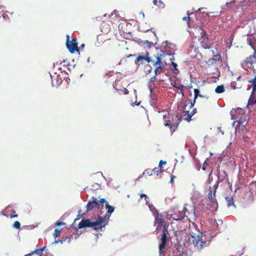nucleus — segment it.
Here are the masks:
<instances>
[{
	"label": "nucleus",
	"mask_w": 256,
	"mask_h": 256,
	"mask_svg": "<svg viewBox=\"0 0 256 256\" xmlns=\"http://www.w3.org/2000/svg\"><path fill=\"white\" fill-rule=\"evenodd\" d=\"M72 238V235H70V236H66V237H62L60 240L58 239L57 240H56L55 242L58 243V242H60L62 244H63L67 242L68 243H70V239Z\"/></svg>",
	"instance_id": "f3484780"
},
{
	"label": "nucleus",
	"mask_w": 256,
	"mask_h": 256,
	"mask_svg": "<svg viewBox=\"0 0 256 256\" xmlns=\"http://www.w3.org/2000/svg\"><path fill=\"white\" fill-rule=\"evenodd\" d=\"M164 226H166L164 220L162 219H159L158 220L157 228L159 229L161 228H163Z\"/></svg>",
	"instance_id": "4be33fe9"
},
{
	"label": "nucleus",
	"mask_w": 256,
	"mask_h": 256,
	"mask_svg": "<svg viewBox=\"0 0 256 256\" xmlns=\"http://www.w3.org/2000/svg\"><path fill=\"white\" fill-rule=\"evenodd\" d=\"M216 197V192H212V190H210L208 194V198L210 200L211 204H214L216 203L218 204Z\"/></svg>",
	"instance_id": "2eb2a0df"
},
{
	"label": "nucleus",
	"mask_w": 256,
	"mask_h": 256,
	"mask_svg": "<svg viewBox=\"0 0 256 256\" xmlns=\"http://www.w3.org/2000/svg\"><path fill=\"white\" fill-rule=\"evenodd\" d=\"M188 238L186 239V242L190 246H193L196 250L200 251L210 244L209 242L204 240L196 224L192 222L189 224Z\"/></svg>",
	"instance_id": "f257e3e1"
},
{
	"label": "nucleus",
	"mask_w": 256,
	"mask_h": 256,
	"mask_svg": "<svg viewBox=\"0 0 256 256\" xmlns=\"http://www.w3.org/2000/svg\"><path fill=\"white\" fill-rule=\"evenodd\" d=\"M148 55L147 52L146 56H138L135 60L134 63L136 66H140L144 64V62L148 63L151 62L155 68L154 75L150 78V82H154L156 80V77L158 75L165 72V68L162 62V54L154 56V58L148 56Z\"/></svg>",
	"instance_id": "f03ea898"
},
{
	"label": "nucleus",
	"mask_w": 256,
	"mask_h": 256,
	"mask_svg": "<svg viewBox=\"0 0 256 256\" xmlns=\"http://www.w3.org/2000/svg\"><path fill=\"white\" fill-rule=\"evenodd\" d=\"M153 2L156 6L161 8H164L165 6L164 4L161 0H160L158 1L157 0H153Z\"/></svg>",
	"instance_id": "412c9836"
},
{
	"label": "nucleus",
	"mask_w": 256,
	"mask_h": 256,
	"mask_svg": "<svg viewBox=\"0 0 256 256\" xmlns=\"http://www.w3.org/2000/svg\"><path fill=\"white\" fill-rule=\"evenodd\" d=\"M225 91V88L223 84L218 86L215 89V92L218 94L223 93Z\"/></svg>",
	"instance_id": "6ab92c4d"
},
{
	"label": "nucleus",
	"mask_w": 256,
	"mask_h": 256,
	"mask_svg": "<svg viewBox=\"0 0 256 256\" xmlns=\"http://www.w3.org/2000/svg\"><path fill=\"white\" fill-rule=\"evenodd\" d=\"M256 104V92H254V89L253 90L251 95L248 100V105H254Z\"/></svg>",
	"instance_id": "4468645a"
},
{
	"label": "nucleus",
	"mask_w": 256,
	"mask_h": 256,
	"mask_svg": "<svg viewBox=\"0 0 256 256\" xmlns=\"http://www.w3.org/2000/svg\"><path fill=\"white\" fill-rule=\"evenodd\" d=\"M176 178V176H174V175H172V176H171V178H170V183H172V182H174V178Z\"/></svg>",
	"instance_id": "37998d69"
},
{
	"label": "nucleus",
	"mask_w": 256,
	"mask_h": 256,
	"mask_svg": "<svg viewBox=\"0 0 256 256\" xmlns=\"http://www.w3.org/2000/svg\"><path fill=\"white\" fill-rule=\"evenodd\" d=\"M181 120L178 118V116H175V118H172V120H170L168 118L164 122V124L166 126H168L172 134L176 131L178 128Z\"/></svg>",
	"instance_id": "20e7f679"
},
{
	"label": "nucleus",
	"mask_w": 256,
	"mask_h": 256,
	"mask_svg": "<svg viewBox=\"0 0 256 256\" xmlns=\"http://www.w3.org/2000/svg\"><path fill=\"white\" fill-rule=\"evenodd\" d=\"M217 176L218 178V181L222 182L228 176L227 174L224 170H218V172Z\"/></svg>",
	"instance_id": "ddd939ff"
},
{
	"label": "nucleus",
	"mask_w": 256,
	"mask_h": 256,
	"mask_svg": "<svg viewBox=\"0 0 256 256\" xmlns=\"http://www.w3.org/2000/svg\"><path fill=\"white\" fill-rule=\"evenodd\" d=\"M163 115H162V118L164 121V122L165 120H166L168 118L169 114L166 110H164L162 112Z\"/></svg>",
	"instance_id": "a878e982"
},
{
	"label": "nucleus",
	"mask_w": 256,
	"mask_h": 256,
	"mask_svg": "<svg viewBox=\"0 0 256 256\" xmlns=\"http://www.w3.org/2000/svg\"><path fill=\"white\" fill-rule=\"evenodd\" d=\"M46 248V246H44L36 250L32 254H38L40 256H46V255L43 253V250Z\"/></svg>",
	"instance_id": "a211bd4d"
},
{
	"label": "nucleus",
	"mask_w": 256,
	"mask_h": 256,
	"mask_svg": "<svg viewBox=\"0 0 256 256\" xmlns=\"http://www.w3.org/2000/svg\"><path fill=\"white\" fill-rule=\"evenodd\" d=\"M162 234L161 238V242L159 245V252L160 253H162V249L165 247L166 243L167 234H168V228L166 226H164L163 229H162Z\"/></svg>",
	"instance_id": "423d86ee"
},
{
	"label": "nucleus",
	"mask_w": 256,
	"mask_h": 256,
	"mask_svg": "<svg viewBox=\"0 0 256 256\" xmlns=\"http://www.w3.org/2000/svg\"><path fill=\"white\" fill-rule=\"evenodd\" d=\"M107 212L104 217L98 216L96 220H92V218L82 220L78 224V228H91L96 230H98L105 226L108 222L106 220L110 218L111 214L114 211V208L108 204L106 206Z\"/></svg>",
	"instance_id": "7ed1b4c3"
},
{
	"label": "nucleus",
	"mask_w": 256,
	"mask_h": 256,
	"mask_svg": "<svg viewBox=\"0 0 256 256\" xmlns=\"http://www.w3.org/2000/svg\"><path fill=\"white\" fill-rule=\"evenodd\" d=\"M248 44L254 50V52H255L256 50V49L255 47L254 46V45L252 44V42H251L250 40H248Z\"/></svg>",
	"instance_id": "c9c22d12"
},
{
	"label": "nucleus",
	"mask_w": 256,
	"mask_h": 256,
	"mask_svg": "<svg viewBox=\"0 0 256 256\" xmlns=\"http://www.w3.org/2000/svg\"><path fill=\"white\" fill-rule=\"evenodd\" d=\"M122 84L120 80H116L115 83L114 84V88L118 91H121L124 92V94H128V90L124 88H120V85Z\"/></svg>",
	"instance_id": "f8f14e48"
},
{
	"label": "nucleus",
	"mask_w": 256,
	"mask_h": 256,
	"mask_svg": "<svg viewBox=\"0 0 256 256\" xmlns=\"http://www.w3.org/2000/svg\"><path fill=\"white\" fill-rule=\"evenodd\" d=\"M209 98V96H206V98L208 99Z\"/></svg>",
	"instance_id": "4d7b16f0"
},
{
	"label": "nucleus",
	"mask_w": 256,
	"mask_h": 256,
	"mask_svg": "<svg viewBox=\"0 0 256 256\" xmlns=\"http://www.w3.org/2000/svg\"><path fill=\"white\" fill-rule=\"evenodd\" d=\"M20 223L18 221H16L13 224V227L19 229L20 228Z\"/></svg>",
	"instance_id": "cd10ccee"
},
{
	"label": "nucleus",
	"mask_w": 256,
	"mask_h": 256,
	"mask_svg": "<svg viewBox=\"0 0 256 256\" xmlns=\"http://www.w3.org/2000/svg\"><path fill=\"white\" fill-rule=\"evenodd\" d=\"M192 116L190 113L189 111H186L183 116L184 119L188 122H190L192 120Z\"/></svg>",
	"instance_id": "aec40b11"
},
{
	"label": "nucleus",
	"mask_w": 256,
	"mask_h": 256,
	"mask_svg": "<svg viewBox=\"0 0 256 256\" xmlns=\"http://www.w3.org/2000/svg\"><path fill=\"white\" fill-rule=\"evenodd\" d=\"M238 122L240 124H241L242 126H244L245 125V124H246L247 123V122H246V120H244V122H242V120H239Z\"/></svg>",
	"instance_id": "a19ab883"
},
{
	"label": "nucleus",
	"mask_w": 256,
	"mask_h": 256,
	"mask_svg": "<svg viewBox=\"0 0 256 256\" xmlns=\"http://www.w3.org/2000/svg\"><path fill=\"white\" fill-rule=\"evenodd\" d=\"M194 46H191L192 48H194Z\"/></svg>",
	"instance_id": "13d9d810"
},
{
	"label": "nucleus",
	"mask_w": 256,
	"mask_h": 256,
	"mask_svg": "<svg viewBox=\"0 0 256 256\" xmlns=\"http://www.w3.org/2000/svg\"><path fill=\"white\" fill-rule=\"evenodd\" d=\"M233 2L230 1V2H226L225 4V6L228 7V5L230 4H232Z\"/></svg>",
	"instance_id": "a18cd8bd"
},
{
	"label": "nucleus",
	"mask_w": 256,
	"mask_h": 256,
	"mask_svg": "<svg viewBox=\"0 0 256 256\" xmlns=\"http://www.w3.org/2000/svg\"><path fill=\"white\" fill-rule=\"evenodd\" d=\"M70 36H67V41L66 45L69 52L74 54L75 52H78L79 48L78 46V43L76 38H73L71 41L69 40Z\"/></svg>",
	"instance_id": "39448f33"
},
{
	"label": "nucleus",
	"mask_w": 256,
	"mask_h": 256,
	"mask_svg": "<svg viewBox=\"0 0 256 256\" xmlns=\"http://www.w3.org/2000/svg\"><path fill=\"white\" fill-rule=\"evenodd\" d=\"M225 200L226 201L227 206L228 208L232 206H234V207H235L234 198L232 196H227L225 198Z\"/></svg>",
	"instance_id": "dca6fc26"
},
{
	"label": "nucleus",
	"mask_w": 256,
	"mask_h": 256,
	"mask_svg": "<svg viewBox=\"0 0 256 256\" xmlns=\"http://www.w3.org/2000/svg\"><path fill=\"white\" fill-rule=\"evenodd\" d=\"M133 56V55L130 54L128 57H130V56Z\"/></svg>",
	"instance_id": "6e6d98bb"
},
{
	"label": "nucleus",
	"mask_w": 256,
	"mask_h": 256,
	"mask_svg": "<svg viewBox=\"0 0 256 256\" xmlns=\"http://www.w3.org/2000/svg\"><path fill=\"white\" fill-rule=\"evenodd\" d=\"M254 92H256V91H254Z\"/></svg>",
	"instance_id": "bf43d9fd"
},
{
	"label": "nucleus",
	"mask_w": 256,
	"mask_h": 256,
	"mask_svg": "<svg viewBox=\"0 0 256 256\" xmlns=\"http://www.w3.org/2000/svg\"><path fill=\"white\" fill-rule=\"evenodd\" d=\"M202 170H206V167L204 166H202Z\"/></svg>",
	"instance_id": "864d4df0"
},
{
	"label": "nucleus",
	"mask_w": 256,
	"mask_h": 256,
	"mask_svg": "<svg viewBox=\"0 0 256 256\" xmlns=\"http://www.w3.org/2000/svg\"><path fill=\"white\" fill-rule=\"evenodd\" d=\"M175 87L176 88H178V90H180L183 94V90H184V86L182 84H181L178 86H175Z\"/></svg>",
	"instance_id": "58836bf2"
},
{
	"label": "nucleus",
	"mask_w": 256,
	"mask_h": 256,
	"mask_svg": "<svg viewBox=\"0 0 256 256\" xmlns=\"http://www.w3.org/2000/svg\"><path fill=\"white\" fill-rule=\"evenodd\" d=\"M60 230L56 228L54 230V236L56 238L60 236Z\"/></svg>",
	"instance_id": "c756f323"
},
{
	"label": "nucleus",
	"mask_w": 256,
	"mask_h": 256,
	"mask_svg": "<svg viewBox=\"0 0 256 256\" xmlns=\"http://www.w3.org/2000/svg\"><path fill=\"white\" fill-rule=\"evenodd\" d=\"M33 254L30 253L27 254H26L24 256H32V255Z\"/></svg>",
	"instance_id": "8fccbe9b"
},
{
	"label": "nucleus",
	"mask_w": 256,
	"mask_h": 256,
	"mask_svg": "<svg viewBox=\"0 0 256 256\" xmlns=\"http://www.w3.org/2000/svg\"><path fill=\"white\" fill-rule=\"evenodd\" d=\"M212 174V170H210V172L208 174L209 176H211Z\"/></svg>",
	"instance_id": "603ef678"
},
{
	"label": "nucleus",
	"mask_w": 256,
	"mask_h": 256,
	"mask_svg": "<svg viewBox=\"0 0 256 256\" xmlns=\"http://www.w3.org/2000/svg\"><path fill=\"white\" fill-rule=\"evenodd\" d=\"M212 53L214 54V52H212ZM222 61L220 54L219 53H218L216 54H214L212 55V58L208 60L207 64L208 66L213 65L216 62H221Z\"/></svg>",
	"instance_id": "9d476101"
},
{
	"label": "nucleus",
	"mask_w": 256,
	"mask_h": 256,
	"mask_svg": "<svg viewBox=\"0 0 256 256\" xmlns=\"http://www.w3.org/2000/svg\"><path fill=\"white\" fill-rule=\"evenodd\" d=\"M99 202H100V204H102V206L104 204H105L106 206H107L108 204V202H106V200L104 198L100 199Z\"/></svg>",
	"instance_id": "2f4dec72"
},
{
	"label": "nucleus",
	"mask_w": 256,
	"mask_h": 256,
	"mask_svg": "<svg viewBox=\"0 0 256 256\" xmlns=\"http://www.w3.org/2000/svg\"><path fill=\"white\" fill-rule=\"evenodd\" d=\"M249 62L252 66L254 71L256 72V50L254 54L250 56ZM252 82L254 86H256V76L255 78L252 80Z\"/></svg>",
	"instance_id": "1a4fd4ad"
},
{
	"label": "nucleus",
	"mask_w": 256,
	"mask_h": 256,
	"mask_svg": "<svg viewBox=\"0 0 256 256\" xmlns=\"http://www.w3.org/2000/svg\"><path fill=\"white\" fill-rule=\"evenodd\" d=\"M219 181H217L216 182V183L214 184V186H213V190H212V192H216V189L218 188V183H219Z\"/></svg>",
	"instance_id": "7c9ffc66"
},
{
	"label": "nucleus",
	"mask_w": 256,
	"mask_h": 256,
	"mask_svg": "<svg viewBox=\"0 0 256 256\" xmlns=\"http://www.w3.org/2000/svg\"><path fill=\"white\" fill-rule=\"evenodd\" d=\"M152 68H150V69H149L148 71H147V73L148 74H150L152 72Z\"/></svg>",
	"instance_id": "de8ad7c7"
},
{
	"label": "nucleus",
	"mask_w": 256,
	"mask_h": 256,
	"mask_svg": "<svg viewBox=\"0 0 256 256\" xmlns=\"http://www.w3.org/2000/svg\"><path fill=\"white\" fill-rule=\"evenodd\" d=\"M147 174H148L149 176H152V172H148Z\"/></svg>",
	"instance_id": "3c124183"
},
{
	"label": "nucleus",
	"mask_w": 256,
	"mask_h": 256,
	"mask_svg": "<svg viewBox=\"0 0 256 256\" xmlns=\"http://www.w3.org/2000/svg\"><path fill=\"white\" fill-rule=\"evenodd\" d=\"M235 112H237L236 110H233L231 111L230 114L232 116H233L235 114Z\"/></svg>",
	"instance_id": "c03bdc74"
},
{
	"label": "nucleus",
	"mask_w": 256,
	"mask_h": 256,
	"mask_svg": "<svg viewBox=\"0 0 256 256\" xmlns=\"http://www.w3.org/2000/svg\"><path fill=\"white\" fill-rule=\"evenodd\" d=\"M140 198H145V200L146 202V204L150 206L148 204V201L147 199H148V196L146 194H140Z\"/></svg>",
	"instance_id": "f704fd0d"
},
{
	"label": "nucleus",
	"mask_w": 256,
	"mask_h": 256,
	"mask_svg": "<svg viewBox=\"0 0 256 256\" xmlns=\"http://www.w3.org/2000/svg\"><path fill=\"white\" fill-rule=\"evenodd\" d=\"M166 164V161H164L163 160H160L159 162V164L158 168H159L162 170V168L164 164Z\"/></svg>",
	"instance_id": "c85d7f7f"
},
{
	"label": "nucleus",
	"mask_w": 256,
	"mask_h": 256,
	"mask_svg": "<svg viewBox=\"0 0 256 256\" xmlns=\"http://www.w3.org/2000/svg\"><path fill=\"white\" fill-rule=\"evenodd\" d=\"M201 34H202V38H203L204 39L206 38V40H208V35H207V34H206V32L202 31L201 32Z\"/></svg>",
	"instance_id": "473e14b6"
},
{
	"label": "nucleus",
	"mask_w": 256,
	"mask_h": 256,
	"mask_svg": "<svg viewBox=\"0 0 256 256\" xmlns=\"http://www.w3.org/2000/svg\"><path fill=\"white\" fill-rule=\"evenodd\" d=\"M237 110H242V109H241V108H237Z\"/></svg>",
	"instance_id": "5fc2aeb1"
},
{
	"label": "nucleus",
	"mask_w": 256,
	"mask_h": 256,
	"mask_svg": "<svg viewBox=\"0 0 256 256\" xmlns=\"http://www.w3.org/2000/svg\"><path fill=\"white\" fill-rule=\"evenodd\" d=\"M196 112V108H194L192 111L190 112L192 116L194 115Z\"/></svg>",
	"instance_id": "79ce46f5"
},
{
	"label": "nucleus",
	"mask_w": 256,
	"mask_h": 256,
	"mask_svg": "<svg viewBox=\"0 0 256 256\" xmlns=\"http://www.w3.org/2000/svg\"><path fill=\"white\" fill-rule=\"evenodd\" d=\"M202 46L204 49H210V44L204 41L202 42Z\"/></svg>",
	"instance_id": "393cba45"
},
{
	"label": "nucleus",
	"mask_w": 256,
	"mask_h": 256,
	"mask_svg": "<svg viewBox=\"0 0 256 256\" xmlns=\"http://www.w3.org/2000/svg\"><path fill=\"white\" fill-rule=\"evenodd\" d=\"M190 214V212L186 210V208H184V211L180 212L178 211V214L175 212L172 214V217L173 220H182L184 217H188Z\"/></svg>",
	"instance_id": "0eeeda50"
},
{
	"label": "nucleus",
	"mask_w": 256,
	"mask_h": 256,
	"mask_svg": "<svg viewBox=\"0 0 256 256\" xmlns=\"http://www.w3.org/2000/svg\"><path fill=\"white\" fill-rule=\"evenodd\" d=\"M198 97L203 98H204V96L200 94V91L199 89L195 88V89H194V100H189V103H190L189 106L190 108H192L194 107V106L196 103V100L197 99V98Z\"/></svg>",
	"instance_id": "9b49d317"
},
{
	"label": "nucleus",
	"mask_w": 256,
	"mask_h": 256,
	"mask_svg": "<svg viewBox=\"0 0 256 256\" xmlns=\"http://www.w3.org/2000/svg\"><path fill=\"white\" fill-rule=\"evenodd\" d=\"M172 66H173L174 68V73H178V70L177 68V66H178V65L174 63V62H172Z\"/></svg>",
	"instance_id": "72a5a7b5"
},
{
	"label": "nucleus",
	"mask_w": 256,
	"mask_h": 256,
	"mask_svg": "<svg viewBox=\"0 0 256 256\" xmlns=\"http://www.w3.org/2000/svg\"><path fill=\"white\" fill-rule=\"evenodd\" d=\"M18 216V215L17 214H14V216H10V218H15V217H17Z\"/></svg>",
	"instance_id": "09e8293b"
},
{
	"label": "nucleus",
	"mask_w": 256,
	"mask_h": 256,
	"mask_svg": "<svg viewBox=\"0 0 256 256\" xmlns=\"http://www.w3.org/2000/svg\"><path fill=\"white\" fill-rule=\"evenodd\" d=\"M140 102H138V103L134 102V104H132V106H134V105H136V106H138V105H140Z\"/></svg>",
	"instance_id": "49530a36"
},
{
	"label": "nucleus",
	"mask_w": 256,
	"mask_h": 256,
	"mask_svg": "<svg viewBox=\"0 0 256 256\" xmlns=\"http://www.w3.org/2000/svg\"><path fill=\"white\" fill-rule=\"evenodd\" d=\"M64 224H65V223L62 222H57L56 223V226H64Z\"/></svg>",
	"instance_id": "ea45409f"
},
{
	"label": "nucleus",
	"mask_w": 256,
	"mask_h": 256,
	"mask_svg": "<svg viewBox=\"0 0 256 256\" xmlns=\"http://www.w3.org/2000/svg\"><path fill=\"white\" fill-rule=\"evenodd\" d=\"M2 18H4V20H8V19H9V18L8 16V14L6 13V12H3L2 14Z\"/></svg>",
	"instance_id": "e433bc0d"
},
{
	"label": "nucleus",
	"mask_w": 256,
	"mask_h": 256,
	"mask_svg": "<svg viewBox=\"0 0 256 256\" xmlns=\"http://www.w3.org/2000/svg\"><path fill=\"white\" fill-rule=\"evenodd\" d=\"M163 172V170L160 169L159 168H155L152 170V172L158 176L160 174Z\"/></svg>",
	"instance_id": "b1692460"
},
{
	"label": "nucleus",
	"mask_w": 256,
	"mask_h": 256,
	"mask_svg": "<svg viewBox=\"0 0 256 256\" xmlns=\"http://www.w3.org/2000/svg\"><path fill=\"white\" fill-rule=\"evenodd\" d=\"M192 13H190L189 11H188L187 12V14L188 15V16L186 17V16H184L182 18V20H187V24L188 25H189L190 24V14H191Z\"/></svg>",
	"instance_id": "bb28decb"
},
{
	"label": "nucleus",
	"mask_w": 256,
	"mask_h": 256,
	"mask_svg": "<svg viewBox=\"0 0 256 256\" xmlns=\"http://www.w3.org/2000/svg\"><path fill=\"white\" fill-rule=\"evenodd\" d=\"M110 30V26L108 24H104L102 27V32L108 33Z\"/></svg>",
	"instance_id": "5701e85b"
},
{
	"label": "nucleus",
	"mask_w": 256,
	"mask_h": 256,
	"mask_svg": "<svg viewBox=\"0 0 256 256\" xmlns=\"http://www.w3.org/2000/svg\"><path fill=\"white\" fill-rule=\"evenodd\" d=\"M61 82H62L61 80L60 81L57 80L56 84H54V82L52 81V86H57L59 85L61 83Z\"/></svg>",
	"instance_id": "4c0bfd02"
},
{
	"label": "nucleus",
	"mask_w": 256,
	"mask_h": 256,
	"mask_svg": "<svg viewBox=\"0 0 256 256\" xmlns=\"http://www.w3.org/2000/svg\"><path fill=\"white\" fill-rule=\"evenodd\" d=\"M100 204L98 202V200L94 197H92L89 200L86 206V212L92 211L94 208H99Z\"/></svg>",
	"instance_id": "6e6552de"
}]
</instances>
